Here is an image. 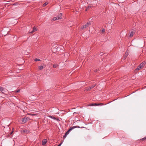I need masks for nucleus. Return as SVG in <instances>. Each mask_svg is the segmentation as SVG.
Here are the masks:
<instances>
[{
	"label": "nucleus",
	"instance_id": "obj_2",
	"mask_svg": "<svg viewBox=\"0 0 146 146\" xmlns=\"http://www.w3.org/2000/svg\"><path fill=\"white\" fill-rule=\"evenodd\" d=\"M86 128L85 127H80L78 126H72V127H70V128L65 133H66L67 135H68L69 133V132L72 130L74 129H75L76 128Z\"/></svg>",
	"mask_w": 146,
	"mask_h": 146
},
{
	"label": "nucleus",
	"instance_id": "obj_6",
	"mask_svg": "<svg viewBox=\"0 0 146 146\" xmlns=\"http://www.w3.org/2000/svg\"><path fill=\"white\" fill-rule=\"evenodd\" d=\"M29 119V118L28 117H25L23 118L22 121L23 122V123H25L27 122Z\"/></svg>",
	"mask_w": 146,
	"mask_h": 146
},
{
	"label": "nucleus",
	"instance_id": "obj_30",
	"mask_svg": "<svg viewBox=\"0 0 146 146\" xmlns=\"http://www.w3.org/2000/svg\"><path fill=\"white\" fill-rule=\"evenodd\" d=\"M94 72H97V70H94Z\"/></svg>",
	"mask_w": 146,
	"mask_h": 146
},
{
	"label": "nucleus",
	"instance_id": "obj_10",
	"mask_svg": "<svg viewBox=\"0 0 146 146\" xmlns=\"http://www.w3.org/2000/svg\"><path fill=\"white\" fill-rule=\"evenodd\" d=\"M0 91L2 93H3L5 91V89L3 88L0 87Z\"/></svg>",
	"mask_w": 146,
	"mask_h": 146
},
{
	"label": "nucleus",
	"instance_id": "obj_23",
	"mask_svg": "<svg viewBox=\"0 0 146 146\" xmlns=\"http://www.w3.org/2000/svg\"><path fill=\"white\" fill-rule=\"evenodd\" d=\"M146 139V137H144V138H142V139H141V140H144L145 139Z\"/></svg>",
	"mask_w": 146,
	"mask_h": 146
},
{
	"label": "nucleus",
	"instance_id": "obj_20",
	"mask_svg": "<svg viewBox=\"0 0 146 146\" xmlns=\"http://www.w3.org/2000/svg\"><path fill=\"white\" fill-rule=\"evenodd\" d=\"M92 6V5L90 4L88 6V8H90Z\"/></svg>",
	"mask_w": 146,
	"mask_h": 146
},
{
	"label": "nucleus",
	"instance_id": "obj_15",
	"mask_svg": "<svg viewBox=\"0 0 146 146\" xmlns=\"http://www.w3.org/2000/svg\"><path fill=\"white\" fill-rule=\"evenodd\" d=\"M48 4V3L47 2L45 3L43 5V6L44 7H45Z\"/></svg>",
	"mask_w": 146,
	"mask_h": 146
},
{
	"label": "nucleus",
	"instance_id": "obj_7",
	"mask_svg": "<svg viewBox=\"0 0 146 146\" xmlns=\"http://www.w3.org/2000/svg\"><path fill=\"white\" fill-rule=\"evenodd\" d=\"M21 132L22 133H29V131L27 130V129L21 130Z\"/></svg>",
	"mask_w": 146,
	"mask_h": 146
},
{
	"label": "nucleus",
	"instance_id": "obj_13",
	"mask_svg": "<svg viewBox=\"0 0 146 146\" xmlns=\"http://www.w3.org/2000/svg\"><path fill=\"white\" fill-rule=\"evenodd\" d=\"M134 32L133 31H131V33L129 34V37H132L133 35Z\"/></svg>",
	"mask_w": 146,
	"mask_h": 146
},
{
	"label": "nucleus",
	"instance_id": "obj_9",
	"mask_svg": "<svg viewBox=\"0 0 146 146\" xmlns=\"http://www.w3.org/2000/svg\"><path fill=\"white\" fill-rule=\"evenodd\" d=\"M46 67V65L43 64V65H41V66H39V70H41L43 68H44Z\"/></svg>",
	"mask_w": 146,
	"mask_h": 146
},
{
	"label": "nucleus",
	"instance_id": "obj_17",
	"mask_svg": "<svg viewBox=\"0 0 146 146\" xmlns=\"http://www.w3.org/2000/svg\"><path fill=\"white\" fill-rule=\"evenodd\" d=\"M49 117H50V118H52V119H56V118L54 117H53L52 116H49Z\"/></svg>",
	"mask_w": 146,
	"mask_h": 146
},
{
	"label": "nucleus",
	"instance_id": "obj_31",
	"mask_svg": "<svg viewBox=\"0 0 146 146\" xmlns=\"http://www.w3.org/2000/svg\"><path fill=\"white\" fill-rule=\"evenodd\" d=\"M66 54H67V55L68 56V53H67Z\"/></svg>",
	"mask_w": 146,
	"mask_h": 146
},
{
	"label": "nucleus",
	"instance_id": "obj_4",
	"mask_svg": "<svg viewBox=\"0 0 146 146\" xmlns=\"http://www.w3.org/2000/svg\"><path fill=\"white\" fill-rule=\"evenodd\" d=\"M96 85L94 84L93 85L89 87H87L85 90L88 91H90L91 90V89L93 88H94L95 86Z\"/></svg>",
	"mask_w": 146,
	"mask_h": 146
},
{
	"label": "nucleus",
	"instance_id": "obj_27",
	"mask_svg": "<svg viewBox=\"0 0 146 146\" xmlns=\"http://www.w3.org/2000/svg\"><path fill=\"white\" fill-rule=\"evenodd\" d=\"M19 91H20V90H16V93H18V92H19Z\"/></svg>",
	"mask_w": 146,
	"mask_h": 146
},
{
	"label": "nucleus",
	"instance_id": "obj_22",
	"mask_svg": "<svg viewBox=\"0 0 146 146\" xmlns=\"http://www.w3.org/2000/svg\"><path fill=\"white\" fill-rule=\"evenodd\" d=\"M125 56H127L128 55V52H125Z\"/></svg>",
	"mask_w": 146,
	"mask_h": 146
},
{
	"label": "nucleus",
	"instance_id": "obj_29",
	"mask_svg": "<svg viewBox=\"0 0 146 146\" xmlns=\"http://www.w3.org/2000/svg\"><path fill=\"white\" fill-rule=\"evenodd\" d=\"M62 144V143H61L60 144L58 145L57 146H60Z\"/></svg>",
	"mask_w": 146,
	"mask_h": 146
},
{
	"label": "nucleus",
	"instance_id": "obj_21",
	"mask_svg": "<svg viewBox=\"0 0 146 146\" xmlns=\"http://www.w3.org/2000/svg\"><path fill=\"white\" fill-rule=\"evenodd\" d=\"M14 131V128H13V129H12V131L10 133V135H11L13 133Z\"/></svg>",
	"mask_w": 146,
	"mask_h": 146
},
{
	"label": "nucleus",
	"instance_id": "obj_25",
	"mask_svg": "<svg viewBox=\"0 0 146 146\" xmlns=\"http://www.w3.org/2000/svg\"><path fill=\"white\" fill-rule=\"evenodd\" d=\"M67 135L66 133H65V135H64V136L63 137H64V139L66 137Z\"/></svg>",
	"mask_w": 146,
	"mask_h": 146
},
{
	"label": "nucleus",
	"instance_id": "obj_24",
	"mask_svg": "<svg viewBox=\"0 0 146 146\" xmlns=\"http://www.w3.org/2000/svg\"><path fill=\"white\" fill-rule=\"evenodd\" d=\"M67 135L66 133H65V135H64V136L63 137H64V139L66 137Z\"/></svg>",
	"mask_w": 146,
	"mask_h": 146
},
{
	"label": "nucleus",
	"instance_id": "obj_26",
	"mask_svg": "<svg viewBox=\"0 0 146 146\" xmlns=\"http://www.w3.org/2000/svg\"><path fill=\"white\" fill-rule=\"evenodd\" d=\"M67 135L66 133H65V135H64V136L63 137H64V139L66 137Z\"/></svg>",
	"mask_w": 146,
	"mask_h": 146
},
{
	"label": "nucleus",
	"instance_id": "obj_19",
	"mask_svg": "<svg viewBox=\"0 0 146 146\" xmlns=\"http://www.w3.org/2000/svg\"><path fill=\"white\" fill-rule=\"evenodd\" d=\"M40 59H37V58H35V61H40Z\"/></svg>",
	"mask_w": 146,
	"mask_h": 146
},
{
	"label": "nucleus",
	"instance_id": "obj_16",
	"mask_svg": "<svg viewBox=\"0 0 146 146\" xmlns=\"http://www.w3.org/2000/svg\"><path fill=\"white\" fill-rule=\"evenodd\" d=\"M98 106H102L104 105V104L103 103H99L97 104Z\"/></svg>",
	"mask_w": 146,
	"mask_h": 146
},
{
	"label": "nucleus",
	"instance_id": "obj_32",
	"mask_svg": "<svg viewBox=\"0 0 146 146\" xmlns=\"http://www.w3.org/2000/svg\"><path fill=\"white\" fill-rule=\"evenodd\" d=\"M123 138L124 137V136H123Z\"/></svg>",
	"mask_w": 146,
	"mask_h": 146
},
{
	"label": "nucleus",
	"instance_id": "obj_12",
	"mask_svg": "<svg viewBox=\"0 0 146 146\" xmlns=\"http://www.w3.org/2000/svg\"><path fill=\"white\" fill-rule=\"evenodd\" d=\"M36 31V29L35 28V27H34L33 28V31H31L30 32V33H33V32H35V31Z\"/></svg>",
	"mask_w": 146,
	"mask_h": 146
},
{
	"label": "nucleus",
	"instance_id": "obj_33",
	"mask_svg": "<svg viewBox=\"0 0 146 146\" xmlns=\"http://www.w3.org/2000/svg\"><path fill=\"white\" fill-rule=\"evenodd\" d=\"M123 138L124 137V136H123Z\"/></svg>",
	"mask_w": 146,
	"mask_h": 146
},
{
	"label": "nucleus",
	"instance_id": "obj_11",
	"mask_svg": "<svg viewBox=\"0 0 146 146\" xmlns=\"http://www.w3.org/2000/svg\"><path fill=\"white\" fill-rule=\"evenodd\" d=\"M89 106H98L97 104V103H93L90 104Z\"/></svg>",
	"mask_w": 146,
	"mask_h": 146
},
{
	"label": "nucleus",
	"instance_id": "obj_14",
	"mask_svg": "<svg viewBox=\"0 0 146 146\" xmlns=\"http://www.w3.org/2000/svg\"><path fill=\"white\" fill-rule=\"evenodd\" d=\"M58 66V65L57 64H54L53 65V68H56Z\"/></svg>",
	"mask_w": 146,
	"mask_h": 146
},
{
	"label": "nucleus",
	"instance_id": "obj_28",
	"mask_svg": "<svg viewBox=\"0 0 146 146\" xmlns=\"http://www.w3.org/2000/svg\"><path fill=\"white\" fill-rule=\"evenodd\" d=\"M126 58H127V56H125L124 57H123V58L124 60H125V59H126Z\"/></svg>",
	"mask_w": 146,
	"mask_h": 146
},
{
	"label": "nucleus",
	"instance_id": "obj_18",
	"mask_svg": "<svg viewBox=\"0 0 146 146\" xmlns=\"http://www.w3.org/2000/svg\"><path fill=\"white\" fill-rule=\"evenodd\" d=\"M105 32V30L104 29H103L101 31V33H103Z\"/></svg>",
	"mask_w": 146,
	"mask_h": 146
},
{
	"label": "nucleus",
	"instance_id": "obj_8",
	"mask_svg": "<svg viewBox=\"0 0 146 146\" xmlns=\"http://www.w3.org/2000/svg\"><path fill=\"white\" fill-rule=\"evenodd\" d=\"M47 141V139H44L42 142V145H45Z\"/></svg>",
	"mask_w": 146,
	"mask_h": 146
},
{
	"label": "nucleus",
	"instance_id": "obj_34",
	"mask_svg": "<svg viewBox=\"0 0 146 146\" xmlns=\"http://www.w3.org/2000/svg\"><path fill=\"white\" fill-rule=\"evenodd\" d=\"M75 113V112H74V113Z\"/></svg>",
	"mask_w": 146,
	"mask_h": 146
},
{
	"label": "nucleus",
	"instance_id": "obj_1",
	"mask_svg": "<svg viewBox=\"0 0 146 146\" xmlns=\"http://www.w3.org/2000/svg\"><path fill=\"white\" fill-rule=\"evenodd\" d=\"M145 62H143L141 63L139 65L137 68L135 70V72H137L141 69L145 65Z\"/></svg>",
	"mask_w": 146,
	"mask_h": 146
},
{
	"label": "nucleus",
	"instance_id": "obj_3",
	"mask_svg": "<svg viewBox=\"0 0 146 146\" xmlns=\"http://www.w3.org/2000/svg\"><path fill=\"white\" fill-rule=\"evenodd\" d=\"M91 24V23L90 22H88L85 25L82 26L81 27V29H83L84 28H86Z\"/></svg>",
	"mask_w": 146,
	"mask_h": 146
},
{
	"label": "nucleus",
	"instance_id": "obj_5",
	"mask_svg": "<svg viewBox=\"0 0 146 146\" xmlns=\"http://www.w3.org/2000/svg\"><path fill=\"white\" fill-rule=\"evenodd\" d=\"M60 15H59V16H58L57 17H55L53 18V20L54 21H56L58 19H61V15L62 14L61 13H60Z\"/></svg>",
	"mask_w": 146,
	"mask_h": 146
}]
</instances>
